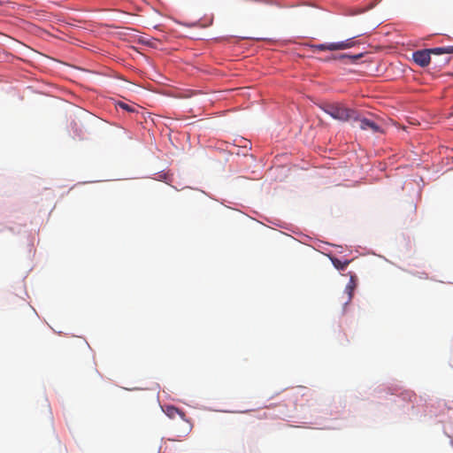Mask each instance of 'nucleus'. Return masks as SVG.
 Masks as SVG:
<instances>
[{"label":"nucleus","mask_w":453,"mask_h":453,"mask_svg":"<svg viewBox=\"0 0 453 453\" xmlns=\"http://www.w3.org/2000/svg\"><path fill=\"white\" fill-rule=\"evenodd\" d=\"M322 109L326 114L340 121L345 122L357 119V111L348 108L340 103L326 104Z\"/></svg>","instance_id":"nucleus-1"},{"label":"nucleus","mask_w":453,"mask_h":453,"mask_svg":"<svg viewBox=\"0 0 453 453\" xmlns=\"http://www.w3.org/2000/svg\"><path fill=\"white\" fill-rule=\"evenodd\" d=\"M453 46L439 47L417 50L412 54L414 62L421 67L427 66L431 61V55L452 54Z\"/></svg>","instance_id":"nucleus-2"},{"label":"nucleus","mask_w":453,"mask_h":453,"mask_svg":"<svg viewBox=\"0 0 453 453\" xmlns=\"http://www.w3.org/2000/svg\"><path fill=\"white\" fill-rule=\"evenodd\" d=\"M361 35H357L352 38L347 39L346 41L339 42H331V43H321L317 45L311 46V51L313 53H317L319 51L325 50H342L352 48L356 42H354V38L360 36Z\"/></svg>","instance_id":"nucleus-3"},{"label":"nucleus","mask_w":453,"mask_h":453,"mask_svg":"<svg viewBox=\"0 0 453 453\" xmlns=\"http://www.w3.org/2000/svg\"><path fill=\"white\" fill-rule=\"evenodd\" d=\"M351 120L359 123V128L362 130H371L373 133H377L380 131V127L372 120L363 117L357 111V119H352Z\"/></svg>","instance_id":"nucleus-4"},{"label":"nucleus","mask_w":453,"mask_h":453,"mask_svg":"<svg viewBox=\"0 0 453 453\" xmlns=\"http://www.w3.org/2000/svg\"><path fill=\"white\" fill-rule=\"evenodd\" d=\"M164 412L170 418H174L177 416H179L181 419L184 420L186 417L185 413L182 411L171 405L165 406V408L164 409Z\"/></svg>","instance_id":"nucleus-5"},{"label":"nucleus","mask_w":453,"mask_h":453,"mask_svg":"<svg viewBox=\"0 0 453 453\" xmlns=\"http://www.w3.org/2000/svg\"><path fill=\"white\" fill-rule=\"evenodd\" d=\"M356 286H357V284H356L355 276H351L349 282L347 284V286L345 288V294L347 295V299L345 301V304L349 303L351 301V299L353 297V292H354Z\"/></svg>","instance_id":"nucleus-6"},{"label":"nucleus","mask_w":453,"mask_h":453,"mask_svg":"<svg viewBox=\"0 0 453 453\" xmlns=\"http://www.w3.org/2000/svg\"><path fill=\"white\" fill-rule=\"evenodd\" d=\"M330 259L332 261V264L337 270H344L350 263V261L348 259L342 261L339 258L334 257H330Z\"/></svg>","instance_id":"nucleus-7"},{"label":"nucleus","mask_w":453,"mask_h":453,"mask_svg":"<svg viewBox=\"0 0 453 453\" xmlns=\"http://www.w3.org/2000/svg\"><path fill=\"white\" fill-rule=\"evenodd\" d=\"M119 105L122 109H124V110H126V111H134V110L132 109V107H131V106H129L128 104H125V103H119Z\"/></svg>","instance_id":"nucleus-8"},{"label":"nucleus","mask_w":453,"mask_h":453,"mask_svg":"<svg viewBox=\"0 0 453 453\" xmlns=\"http://www.w3.org/2000/svg\"><path fill=\"white\" fill-rule=\"evenodd\" d=\"M342 58H345L347 57V55H342ZM361 57V55H356V56H348V58H354V59H357Z\"/></svg>","instance_id":"nucleus-9"},{"label":"nucleus","mask_w":453,"mask_h":453,"mask_svg":"<svg viewBox=\"0 0 453 453\" xmlns=\"http://www.w3.org/2000/svg\"><path fill=\"white\" fill-rule=\"evenodd\" d=\"M4 3V0H0V6L3 5Z\"/></svg>","instance_id":"nucleus-10"},{"label":"nucleus","mask_w":453,"mask_h":453,"mask_svg":"<svg viewBox=\"0 0 453 453\" xmlns=\"http://www.w3.org/2000/svg\"><path fill=\"white\" fill-rule=\"evenodd\" d=\"M449 62V58L444 59V64H447Z\"/></svg>","instance_id":"nucleus-11"}]
</instances>
